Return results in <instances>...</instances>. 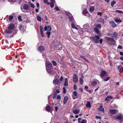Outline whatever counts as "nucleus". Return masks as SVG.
<instances>
[{
  "instance_id": "nucleus-3",
  "label": "nucleus",
  "mask_w": 123,
  "mask_h": 123,
  "mask_svg": "<svg viewBox=\"0 0 123 123\" xmlns=\"http://www.w3.org/2000/svg\"><path fill=\"white\" fill-rule=\"evenodd\" d=\"M99 38L98 36L96 35L90 37V39L92 41L96 43H99Z\"/></svg>"
},
{
  "instance_id": "nucleus-51",
  "label": "nucleus",
  "mask_w": 123,
  "mask_h": 123,
  "mask_svg": "<svg viewBox=\"0 0 123 123\" xmlns=\"http://www.w3.org/2000/svg\"><path fill=\"white\" fill-rule=\"evenodd\" d=\"M54 9L55 10H56L58 11H59L60 10L59 8L57 6L55 7Z\"/></svg>"
},
{
  "instance_id": "nucleus-56",
  "label": "nucleus",
  "mask_w": 123,
  "mask_h": 123,
  "mask_svg": "<svg viewBox=\"0 0 123 123\" xmlns=\"http://www.w3.org/2000/svg\"><path fill=\"white\" fill-rule=\"evenodd\" d=\"M31 7L33 8H34L35 7V6L33 4L31 3Z\"/></svg>"
},
{
  "instance_id": "nucleus-53",
  "label": "nucleus",
  "mask_w": 123,
  "mask_h": 123,
  "mask_svg": "<svg viewBox=\"0 0 123 123\" xmlns=\"http://www.w3.org/2000/svg\"><path fill=\"white\" fill-rule=\"evenodd\" d=\"M102 13L101 12H99L98 13V15H100V16H102Z\"/></svg>"
},
{
  "instance_id": "nucleus-44",
  "label": "nucleus",
  "mask_w": 123,
  "mask_h": 123,
  "mask_svg": "<svg viewBox=\"0 0 123 123\" xmlns=\"http://www.w3.org/2000/svg\"><path fill=\"white\" fill-rule=\"evenodd\" d=\"M84 15L86 16L87 17H89L90 16V15L88 13V12H87V13H86V14Z\"/></svg>"
},
{
  "instance_id": "nucleus-45",
  "label": "nucleus",
  "mask_w": 123,
  "mask_h": 123,
  "mask_svg": "<svg viewBox=\"0 0 123 123\" xmlns=\"http://www.w3.org/2000/svg\"><path fill=\"white\" fill-rule=\"evenodd\" d=\"M81 123H86V121L85 119H83Z\"/></svg>"
},
{
  "instance_id": "nucleus-61",
  "label": "nucleus",
  "mask_w": 123,
  "mask_h": 123,
  "mask_svg": "<svg viewBox=\"0 0 123 123\" xmlns=\"http://www.w3.org/2000/svg\"><path fill=\"white\" fill-rule=\"evenodd\" d=\"M99 41L100 44H101L102 42V39H100Z\"/></svg>"
},
{
  "instance_id": "nucleus-38",
  "label": "nucleus",
  "mask_w": 123,
  "mask_h": 123,
  "mask_svg": "<svg viewBox=\"0 0 123 123\" xmlns=\"http://www.w3.org/2000/svg\"><path fill=\"white\" fill-rule=\"evenodd\" d=\"M99 22H100L102 23L103 24H104V20L103 19H101L99 20Z\"/></svg>"
},
{
  "instance_id": "nucleus-13",
  "label": "nucleus",
  "mask_w": 123,
  "mask_h": 123,
  "mask_svg": "<svg viewBox=\"0 0 123 123\" xmlns=\"http://www.w3.org/2000/svg\"><path fill=\"white\" fill-rule=\"evenodd\" d=\"M19 27L20 30L22 31L23 32L25 31V28L24 27H23V26L22 25H20Z\"/></svg>"
},
{
  "instance_id": "nucleus-57",
  "label": "nucleus",
  "mask_w": 123,
  "mask_h": 123,
  "mask_svg": "<svg viewBox=\"0 0 123 123\" xmlns=\"http://www.w3.org/2000/svg\"><path fill=\"white\" fill-rule=\"evenodd\" d=\"M36 6H37V8H38L39 6V3L38 2H37L36 3Z\"/></svg>"
},
{
  "instance_id": "nucleus-5",
  "label": "nucleus",
  "mask_w": 123,
  "mask_h": 123,
  "mask_svg": "<svg viewBox=\"0 0 123 123\" xmlns=\"http://www.w3.org/2000/svg\"><path fill=\"white\" fill-rule=\"evenodd\" d=\"M78 80V78L77 75L75 74H74L73 81L74 83H75Z\"/></svg>"
},
{
  "instance_id": "nucleus-43",
  "label": "nucleus",
  "mask_w": 123,
  "mask_h": 123,
  "mask_svg": "<svg viewBox=\"0 0 123 123\" xmlns=\"http://www.w3.org/2000/svg\"><path fill=\"white\" fill-rule=\"evenodd\" d=\"M73 94L74 96H77V92L76 91H74L73 92Z\"/></svg>"
},
{
  "instance_id": "nucleus-42",
  "label": "nucleus",
  "mask_w": 123,
  "mask_h": 123,
  "mask_svg": "<svg viewBox=\"0 0 123 123\" xmlns=\"http://www.w3.org/2000/svg\"><path fill=\"white\" fill-rule=\"evenodd\" d=\"M40 32L43 31V28L42 26H40Z\"/></svg>"
},
{
  "instance_id": "nucleus-28",
  "label": "nucleus",
  "mask_w": 123,
  "mask_h": 123,
  "mask_svg": "<svg viewBox=\"0 0 123 123\" xmlns=\"http://www.w3.org/2000/svg\"><path fill=\"white\" fill-rule=\"evenodd\" d=\"M105 78V77H104V79H103L104 81H105L108 80L110 78V77H108L106 78Z\"/></svg>"
},
{
  "instance_id": "nucleus-12",
  "label": "nucleus",
  "mask_w": 123,
  "mask_h": 123,
  "mask_svg": "<svg viewBox=\"0 0 123 123\" xmlns=\"http://www.w3.org/2000/svg\"><path fill=\"white\" fill-rule=\"evenodd\" d=\"M94 31L96 32L98 35H100V33L99 30L97 27H95L94 28Z\"/></svg>"
},
{
  "instance_id": "nucleus-20",
  "label": "nucleus",
  "mask_w": 123,
  "mask_h": 123,
  "mask_svg": "<svg viewBox=\"0 0 123 123\" xmlns=\"http://www.w3.org/2000/svg\"><path fill=\"white\" fill-rule=\"evenodd\" d=\"M98 110L101 111H102L103 113L105 112L104 109V108L102 107V106H100L98 109Z\"/></svg>"
},
{
  "instance_id": "nucleus-25",
  "label": "nucleus",
  "mask_w": 123,
  "mask_h": 123,
  "mask_svg": "<svg viewBox=\"0 0 123 123\" xmlns=\"http://www.w3.org/2000/svg\"><path fill=\"white\" fill-rule=\"evenodd\" d=\"M123 118V116L122 115H119L116 117V119H119L121 120Z\"/></svg>"
},
{
  "instance_id": "nucleus-49",
  "label": "nucleus",
  "mask_w": 123,
  "mask_h": 123,
  "mask_svg": "<svg viewBox=\"0 0 123 123\" xmlns=\"http://www.w3.org/2000/svg\"><path fill=\"white\" fill-rule=\"evenodd\" d=\"M80 57L82 58L85 61H87L86 59L85 58V57L83 55H81L80 56Z\"/></svg>"
},
{
  "instance_id": "nucleus-19",
  "label": "nucleus",
  "mask_w": 123,
  "mask_h": 123,
  "mask_svg": "<svg viewBox=\"0 0 123 123\" xmlns=\"http://www.w3.org/2000/svg\"><path fill=\"white\" fill-rule=\"evenodd\" d=\"M64 86H68V80L67 78H65V82L64 84Z\"/></svg>"
},
{
  "instance_id": "nucleus-27",
  "label": "nucleus",
  "mask_w": 123,
  "mask_h": 123,
  "mask_svg": "<svg viewBox=\"0 0 123 123\" xmlns=\"http://www.w3.org/2000/svg\"><path fill=\"white\" fill-rule=\"evenodd\" d=\"M114 37L115 39H117V37L118 33H117L115 32L113 33Z\"/></svg>"
},
{
  "instance_id": "nucleus-36",
  "label": "nucleus",
  "mask_w": 123,
  "mask_h": 123,
  "mask_svg": "<svg viewBox=\"0 0 123 123\" xmlns=\"http://www.w3.org/2000/svg\"><path fill=\"white\" fill-rule=\"evenodd\" d=\"M53 64L54 66H56L57 65L56 62L54 61H52Z\"/></svg>"
},
{
  "instance_id": "nucleus-32",
  "label": "nucleus",
  "mask_w": 123,
  "mask_h": 123,
  "mask_svg": "<svg viewBox=\"0 0 123 123\" xmlns=\"http://www.w3.org/2000/svg\"><path fill=\"white\" fill-rule=\"evenodd\" d=\"M116 3V2L114 1H112L111 3V6H113Z\"/></svg>"
},
{
  "instance_id": "nucleus-39",
  "label": "nucleus",
  "mask_w": 123,
  "mask_h": 123,
  "mask_svg": "<svg viewBox=\"0 0 123 123\" xmlns=\"http://www.w3.org/2000/svg\"><path fill=\"white\" fill-rule=\"evenodd\" d=\"M118 67L119 69L122 70L123 69V67L121 65L119 66Z\"/></svg>"
},
{
  "instance_id": "nucleus-50",
  "label": "nucleus",
  "mask_w": 123,
  "mask_h": 123,
  "mask_svg": "<svg viewBox=\"0 0 123 123\" xmlns=\"http://www.w3.org/2000/svg\"><path fill=\"white\" fill-rule=\"evenodd\" d=\"M116 12H118L120 13H123V12L122 11L118 10H116Z\"/></svg>"
},
{
  "instance_id": "nucleus-41",
  "label": "nucleus",
  "mask_w": 123,
  "mask_h": 123,
  "mask_svg": "<svg viewBox=\"0 0 123 123\" xmlns=\"http://www.w3.org/2000/svg\"><path fill=\"white\" fill-rule=\"evenodd\" d=\"M63 93L64 94L66 93V90L65 88V87H63Z\"/></svg>"
},
{
  "instance_id": "nucleus-7",
  "label": "nucleus",
  "mask_w": 123,
  "mask_h": 123,
  "mask_svg": "<svg viewBox=\"0 0 123 123\" xmlns=\"http://www.w3.org/2000/svg\"><path fill=\"white\" fill-rule=\"evenodd\" d=\"M106 72L105 71L103 70L102 71L100 76L102 79H104V77H105V75H106Z\"/></svg>"
},
{
  "instance_id": "nucleus-47",
  "label": "nucleus",
  "mask_w": 123,
  "mask_h": 123,
  "mask_svg": "<svg viewBox=\"0 0 123 123\" xmlns=\"http://www.w3.org/2000/svg\"><path fill=\"white\" fill-rule=\"evenodd\" d=\"M57 98L58 100H60L61 99L60 96L59 95H58L57 97ZM60 101V100H59V101Z\"/></svg>"
},
{
  "instance_id": "nucleus-17",
  "label": "nucleus",
  "mask_w": 123,
  "mask_h": 123,
  "mask_svg": "<svg viewBox=\"0 0 123 123\" xmlns=\"http://www.w3.org/2000/svg\"><path fill=\"white\" fill-rule=\"evenodd\" d=\"M12 30L8 28L5 31L7 33L10 34L12 33Z\"/></svg>"
},
{
  "instance_id": "nucleus-59",
  "label": "nucleus",
  "mask_w": 123,
  "mask_h": 123,
  "mask_svg": "<svg viewBox=\"0 0 123 123\" xmlns=\"http://www.w3.org/2000/svg\"><path fill=\"white\" fill-rule=\"evenodd\" d=\"M18 19L20 21L21 20V16H19L18 17Z\"/></svg>"
},
{
  "instance_id": "nucleus-1",
  "label": "nucleus",
  "mask_w": 123,
  "mask_h": 123,
  "mask_svg": "<svg viewBox=\"0 0 123 123\" xmlns=\"http://www.w3.org/2000/svg\"><path fill=\"white\" fill-rule=\"evenodd\" d=\"M46 68L47 71L50 74L53 75L55 73V71L53 70L51 64L49 61H47L45 62Z\"/></svg>"
},
{
  "instance_id": "nucleus-37",
  "label": "nucleus",
  "mask_w": 123,
  "mask_h": 123,
  "mask_svg": "<svg viewBox=\"0 0 123 123\" xmlns=\"http://www.w3.org/2000/svg\"><path fill=\"white\" fill-rule=\"evenodd\" d=\"M88 12L85 9L83 11V14L84 15L86 14V13H87Z\"/></svg>"
},
{
  "instance_id": "nucleus-40",
  "label": "nucleus",
  "mask_w": 123,
  "mask_h": 123,
  "mask_svg": "<svg viewBox=\"0 0 123 123\" xmlns=\"http://www.w3.org/2000/svg\"><path fill=\"white\" fill-rule=\"evenodd\" d=\"M110 41L112 42L115 43L116 42V41L114 39L112 38H111Z\"/></svg>"
},
{
  "instance_id": "nucleus-16",
  "label": "nucleus",
  "mask_w": 123,
  "mask_h": 123,
  "mask_svg": "<svg viewBox=\"0 0 123 123\" xmlns=\"http://www.w3.org/2000/svg\"><path fill=\"white\" fill-rule=\"evenodd\" d=\"M14 25L12 24L9 25L8 28L13 30L14 29Z\"/></svg>"
},
{
  "instance_id": "nucleus-64",
  "label": "nucleus",
  "mask_w": 123,
  "mask_h": 123,
  "mask_svg": "<svg viewBox=\"0 0 123 123\" xmlns=\"http://www.w3.org/2000/svg\"><path fill=\"white\" fill-rule=\"evenodd\" d=\"M88 87L87 86H85V89L87 91V89H88Z\"/></svg>"
},
{
  "instance_id": "nucleus-31",
  "label": "nucleus",
  "mask_w": 123,
  "mask_h": 123,
  "mask_svg": "<svg viewBox=\"0 0 123 123\" xmlns=\"http://www.w3.org/2000/svg\"><path fill=\"white\" fill-rule=\"evenodd\" d=\"M37 18L38 21H41V18L38 15L37 16Z\"/></svg>"
},
{
  "instance_id": "nucleus-24",
  "label": "nucleus",
  "mask_w": 123,
  "mask_h": 123,
  "mask_svg": "<svg viewBox=\"0 0 123 123\" xmlns=\"http://www.w3.org/2000/svg\"><path fill=\"white\" fill-rule=\"evenodd\" d=\"M86 107L87 108H90L91 107V105H90V102L89 101H88L87 102V104L86 105Z\"/></svg>"
},
{
  "instance_id": "nucleus-62",
  "label": "nucleus",
  "mask_w": 123,
  "mask_h": 123,
  "mask_svg": "<svg viewBox=\"0 0 123 123\" xmlns=\"http://www.w3.org/2000/svg\"><path fill=\"white\" fill-rule=\"evenodd\" d=\"M107 97H108V99L110 98V99H112L113 98L112 97V96H107Z\"/></svg>"
},
{
  "instance_id": "nucleus-58",
  "label": "nucleus",
  "mask_w": 123,
  "mask_h": 123,
  "mask_svg": "<svg viewBox=\"0 0 123 123\" xmlns=\"http://www.w3.org/2000/svg\"><path fill=\"white\" fill-rule=\"evenodd\" d=\"M106 38L108 40L110 41L111 38L109 37H106Z\"/></svg>"
},
{
  "instance_id": "nucleus-30",
  "label": "nucleus",
  "mask_w": 123,
  "mask_h": 123,
  "mask_svg": "<svg viewBox=\"0 0 123 123\" xmlns=\"http://www.w3.org/2000/svg\"><path fill=\"white\" fill-rule=\"evenodd\" d=\"M79 82L81 84H82L83 82V81L82 80V77H81L80 78V80H79Z\"/></svg>"
},
{
  "instance_id": "nucleus-6",
  "label": "nucleus",
  "mask_w": 123,
  "mask_h": 123,
  "mask_svg": "<svg viewBox=\"0 0 123 123\" xmlns=\"http://www.w3.org/2000/svg\"><path fill=\"white\" fill-rule=\"evenodd\" d=\"M74 108V107H73L72 109V111L73 113L75 114H78L80 112V110H78Z\"/></svg>"
},
{
  "instance_id": "nucleus-23",
  "label": "nucleus",
  "mask_w": 123,
  "mask_h": 123,
  "mask_svg": "<svg viewBox=\"0 0 123 123\" xmlns=\"http://www.w3.org/2000/svg\"><path fill=\"white\" fill-rule=\"evenodd\" d=\"M114 20L116 23H121L123 21L122 20L118 18L114 19Z\"/></svg>"
},
{
  "instance_id": "nucleus-63",
  "label": "nucleus",
  "mask_w": 123,
  "mask_h": 123,
  "mask_svg": "<svg viewBox=\"0 0 123 123\" xmlns=\"http://www.w3.org/2000/svg\"><path fill=\"white\" fill-rule=\"evenodd\" d=\"M105 100L106 101H109V99L108 98V97H107L105 99Z\"/></svg>"
},
{
  "instance_id": "nucleus-2",
  "label": "nucleus",
  "mask_w": 123,
  "mask_h": 123,
  "mask_svg": "<svg viewBox=\"0 0 123 123\" xmlns=\"http://www.w3.org/2000/svg\"><path fill=\"white\" fill-rule=\"evenodd\" d=\"M21 9L23 12H29L30 11L28 5L25 4L21 6Z\"/></svg>"
},
{
  "instance_id": "nucleus-54",
  "label": "nucleus",
  "mask_w": 123,
  "mask_h": 123,
  "mask_svg": "<svg viewBox=\"0 0 123 123\" xmlns=\"http://www.w3.org/2000/svg\"><path fill=\"white\" fill-rule=\"evenodd\" d=\"M95 117L98 119H101V117L100 116H96Z\"/></svg>"
},
{
  "instance_id": "nucleus-48",
  "label": "nucleus",
  "mask_w": 123,
  "mask_h": 123,
  "mask_svg": "<svg viewBox=\"0 0 123 123\" xmlns=\"http://www.w3.org/2000/svg\"><path fill=\"white\" fill-rule=\"evenodd\" d=\"M47 34L48 35V37H49V36L50 35V32L49 31L47 33Z\"/></svg>"
},
{
  "instance_id": "nucleus-14",
  "label": "nucleus",
  "mask_w": 123,
  "mask_h": 123,
  "mask_svg": "<svg viewBox=\"0 0 123 123\" xmlns=\"http://www.w3.org/2000/svg\"><path fill=\"white\" fill-rule=\"evenodd\" d=\"M117 112V110L114 109H111L110 110V112L112 114H114Z\"/></svg>"
},
{
  "instance_id": "nucleus-9",
  "label": "nucleus",
  "mask_w": 123,
  "mask_h": 123,
  "mask_svg": "<svg viewBox=\"0 0 123 123\" xmlns=\"http://www.w3.org/2000/svg\"><path fill=\"white\" fill-rule=\"evenodd\" d=\"M51 28L50 26L49 25H48L46 26H45L44 29V31H45L47 30L50 31H51Z\"/></svg>"
},
{
  "instance_id": "nucleus-21",
  "label": "nucleus",
  "mask_w": 123,
  "mask_h": 123,
  "mask_svg": "<svg viewBox=\"0 0 123 123\" xmlns=\"http://www.w3.org/2000/svg\"><path fill=\"white\" fill-rule=\"evenodd\" d=\"M38 49L40 52H41L44 50V48L43 46H39Z\"/></svg>"
},
{
  "instance_id": "nucleus-52",
  "label": "nucleus",
  "mask_w": 123,
  "mask_h": 123,
  "mask_svg": "<svg viewBox=\"0 0 123 123\" xmlns=\"http://www.w3.org/2000/svg\"><path fill=\"white\" fill-rule=\"evenodd\" d=\"M54 3H50V7L51 8H53L54 7Z\"/></svg>"
},
{
  "instance_id": "nucleus-15",
  "label": "nucleus",
  "mask_w": 123,
  "mask_h": 123,
  "mask_svg": "<svg viewBox=\"0 0 123 123\" xmlns=\"http://www.w3.org/2000/svg\"><path fill=\"white\" fill-rule=\"evenodd\" d=\"M75 22H74L71 23V26L72 28L73 29H74L76 30H77L78 29V28L75 26Z\"/></svg>"
},
{
  "instance_id": "nucleus-29",
  "label": "nucleus",
  "mask_w": 123,
  "mask_h": 123,
  "mask_svg": "<svg viewBox=\"0 0 123 123\" xmlns=\"http://www.w3.org/2000/svg\"><path fill=\"white\" fill-rule=\"evenodd\" d=\"M94 8L92 6L90 7V11L91 12H93L94 10Z\"/></svg>"
},
{
  "instance_id": "nucleus-60",
  "label": "nucleus",
  "mask_w": 123,
  "mask_h": 123,
  "mask_svg": "<svg viewBox=\"0 0 123 123\" xmlns=\"http://www.w3.org/2000/svg\"><path fill=\"white\" fill-rule=\"evenodd\" d=\"M41 34V36L42 37H44V35L43 34V31H41L40 32Z\"/></svg>"
},
{
  "instance_id": "nucleus-34",
  "label": "nucleus",
  "mask_w": 123,
  "mask_h": 123,
  "mask_svg": "<svg viewBox=\"0 0 123 123\" xmlns=\"http://www.w3.org/2000/svg\"><path fill=\"white\" fill-rule=\"evenodd\" d=\"M57 94L56 93V92H55L54 93V96L53 97V99H54L56 98V97L57 96Z\"/></svg>"
},
{
  "instance_id": "nucleus-11",
  "label": "nucleus",
  "mask_w": 123,
  "mask_h": 123,
  "mask_svg": "<svg viewBox=\"0 0 123 123\" xmlns=\"http://www.w3.org/2000/svg\"><path fill=\"white\" fill-rule=\"evenodd\" d=\"M110 24L111 26L113 27H114L117 26V25L115 23L114 21H111L110 22Z\"/></svg>"
},
{
  "instance_id": "nucleus-4",
  "label": "nucleus",
  "mask_w": 123,
  "mask_h": 123,
  "mask_svg": "<svg viewBox=\"0 0 123 123\" xmlns=\"http://www.w3.org/2000/svg\"><path fill=\"white\" fill-rule=\"evenodd\" d=\"M58 76H56L53 81V83L54 85H58L59 83V80L57 79L58 78Z\"/></svg>"
},
{
  "instance_id": "nucleus-35",
  "label": "nucleus",
  "mask_w": 123,
  "mask_h": 123,
  "mask_svg": "<svg viewBox=\"0 0 123 123\" xmlns=\"http://www.w3.org/2000/svg\"><path fill=\"white\" fill-rule=\"evenodd\" d=\"M43 2L44 3L47 4L48 5H49L50 4L48 2V0H44Z\"/></svg>"
},
{
  "instance_id": "nucleus-26",
  "label": "nucleus",
  "mask_w": 123,
  "mask_h": 123,
  "mask_svg": "<svg viewBox=\"0 0 123 123\" xmlns=\"http://www.w3.org/2000/svg\"><path fill=\"white\" fill-rule=\"evenodd\" d=\"M97 84V82L95 81H94L92 82V86H95Z\"/></svg>"
},
{
  "instance_id": "nucleus-8",
  "label": "nucleus",
  "mask_w": 123,
  "mask_h": 123,
  "mask_svg": "<svg viewBox=\"0 0 123 123\" xmlns=\"http://www.w3.org/2000/svg\"><path fill=\"white\" fill-rule=\"evenodd\" d=\"M83 28L85 30L87 31L90 29V28L89 27V25L88 24H85L83 26Z\"/></svg>"
},
{
  "instance_id": "nucleus-55",
  "label": "nucleus",
  "mask_w": 123,
  "mask_h": 123,
  "mask_svg": "<svg viewBox=\"0 0 123 123\" xmlns=\"http://www.w3.org/2000/svg\"><path fill=\"white\" fill-rule=\"evenodd\" d=\"M74 90H76L77 89V87L75 85H74Z\"/></svg>"
},
{
  "instance_id": "nucleus-10",
  "label": "nucleus",
  "mask_w": 123,
  "mask_h": 123,
  "mask_svg": "<svg viewBox=\"0 0 123 123\" xmlns=\"http://www.w3.org/2000/svg\"><path fill=\"white\" fill-rule=\"evenodd\" d=\"M67 14L69 18V20L71 21H72L73 19V17L72 16V14L69 12H68V13H67Z\"/></svg>"
},
{
  "instance_id": "nucleus-46",
  "label": "nucleus",
  "mask_w": 123,
  "mask_h": 123,
  "mask_svg": "<svg viewBox=\"0 0 123 123\" xmlns=\"http://www.w3.org/2000/svg\"><path fill=\"white\" fill-rule=\"evenodd\" d=\"M13 18V17L12 16H11L9 17V19L10 20H12Z\"/></svg>"
},
{
  "instance_id": "nucleus-33",
  "label": "nucleus",
  "mask_w": 123,
  "mask_h": 123,
  "mask_svg": "<svg viewBox=\"0 0 123 123\" xmlns=\"http://www.w3.org/2000/svg\"><path fill=\"white\" fill-rule=\"evenodd\" d=\"M96 27L99 28H100L101 27V26L99 24H98L96 25Z\"/></svg>"
},
{
  "instance_id": "nucleus-22",
  "label": "nucleus",
  "mask_w": 123,
  "mask_h": 123,
  "mask_svg": "<svg viewBox=\"0 0 123 123\" xmlns=\"http://www.w3.org/2000/svg\"><path fill=\"white\" fill-rule=\"evenodd\" d=\"M45 109L48 112L50 111L51 110L50 106L49 105L47 106L45 108Z\"/></svg>"
},
{
  "instance_id": "nucleus-18",
  "label": "nucleus",
  "mask_w": 123,
  "mask_h": 123,
  "mask_svg": "<svg viewBox=\"0 0 123 123\" xmlns=\"http://www.w3.org/2000/svg\"><path fill=\"white\" fill-rule=\"evenodd\" d=\"M68 99V97L67 96H65L64 98L63 104L65 105L66 104Z\"/></svg>"
}]
</instances>
